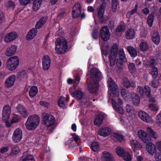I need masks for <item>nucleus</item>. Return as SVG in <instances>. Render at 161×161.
I'll return each instance as SVG.
<instances>
[{"mask_svg":"<svg viewBox=\"0 0 161 161\" xmlns=\"http://www.w3.org/2000/svg\"><path fill=\"white\" fill-rule=\"evenodd\" d=\"M118 45L116 44H114L110 50L109 55V60L110 64L111 66H114L116 63L119 66L122 63V61L125 58L124 51L123 49H120L118 53Z\"/></svg>","mask_w":161,"mask_h":161,"instance_id":"f257e3e1","label":"nucleus"},{"mask_svg":"<svg viewBox=\"0 0 161 161\" xmlns=\"http://www.w3.org/2000/svg\"><path fill=\"white\" fill-rule=\"evenodd\" d=\"M91 80L88 87L89 92L95 93L99 89L98 81L102 78L101 73L95 68H92L91 70Z\"/></svg>","mask_w":161,"mask_h":161,"instance_id":"f03ea898","label":"nucleus"},{"mask_svg":"<svg viewBox=\"0 0 161 161\" xmlns=\"http://www.w3.org/2000/svg\"><path fill=\"white\" fill-rule=\"evenodd\" d=\"M55 50L58 54H63L68 51V44L67 40L60 37L57 38L55 42Z\"/></svg>","mask_w":161,"mask_h":161,"instance_id":"7ed1b4c3","label":"nucleus"},{"mask_svg":"<svg viewBox=\"0 0 161 161\" xmlns=\"http://www.w3.org/2000/svg\"><path fill=\"white\" fill-rule=\"evenodd\" d=\"M40 120L39 116L37 114L29 116L25 124L26 129L29 130H34L39 126Z\"/></svg>","mask_w":161,"mask_h":161,"instance_id":"20e7f679","label":"nucleus"},{"mask_svg":"<svg viewBox=\"0 0 161 161\" xmlns=\"http://www.w3.org/2000/svg\"><path fill=\"white\" fill-rule=\"evenodd\" d=\"M42 124L46 125L48 130L50 131H52L56 127L54 125L56 121L55 117L47 113H43L42 114Z\"/></svg>","mask_w":161,"mask_h":161,"instance_id":"39448f33","label":"nucleus"},{"mask_svg":"<svg viewBox=\"0 0 161 161\" xmlns=\"http://www.w3.org/2000/svg\"><path fill=\"white\" fill-rule=\"evenodd\" d=\"M11 113V108L9 105H5L3 110L2 118L3 120L5 121V125L8 127H9L11 125L10 122L8 121Z\"/></svg>","mask_w":161,"mask_h":161,"instance_id":"423d86ee","label":"nucleus"},{"mask_svg":"<svg viewBox=\"0 0 161 161\" xmlns=\"http://www.w3.org/2000/svg\"><path fill=\"white\" fill-rule=\"evenodd\" d=\"M19 63V59L17 56H14L9 58L7 63V68L10 71L15 70Z\"/></svg>","mask_w":161,"mask_h":161,"instance_id":"0eeeda50","label":"nucleus"},{"mask_svg":"<svg viewBox=\"0 0 161 161\" xmlns=\"http://www.w3.org/2000/svg\"><path fill=\"white\" fill-rule=\"evenodd\" d=\"M16 112L19 114L24 118H27L29 115V111L27 109L21 104H19L16 107Z\"/></svg>","mask_w":161,"mask_h":161,"instance_id":"6e6552de","label":"nucleus"},{"mask_svg":"<svg viewBox=\"0 0 161 161\" xmlns=\"http://www.w3.org/2000/svg\"><path fill=\"white\" fill-rule=\"evenodd\" d=\"M100 36L104 41H107L109 39L110 33L107 26H104L101 28L100 31Z\"/></svg>","mask_w":161,"mask_h":161,"instance_id":"1a4fd4ad","label":"nucleus"},{"mask_svg":"<svg viewBox=\"0 0 161 161\" xmlns=\"http://www.w3.org/2000/svg\"><path fill=\"white\" fill-rule=\"evenodd\" d=\"M81 6L80 3H76L73 7L72 12V17L74 18H77L80 15Z\"/></svg>","mask_w":161,"mask_h":161,"instance_id":"9d476101","label":"nucleus"},{"mask_svg":"<svg viewBox=\"0 0 161 161\" xmlns=\"http://www.w3.org/2000/svg\"><path fill=\"white\" fill-rule=\"evenodd\" d=\"M23 136L22 130L19 128H18L14 131L12 139L14 143L19 142L21 140Z\"/></svg>","mask_w":161,"mask_h":161,"instance_id":"9b49d317","label":"nucleus"},{"mask_svg":"<svg viewBox=\"0 0 161 161\" xmlns=\"http://www.w3.org/2000/svg\"><path fill=\"white\" fill-rule=\"evenodd\" d=\"M109 89L111 90L112 94L115 97H118L119 95V92L115 82L111 78H110L108 81Z\"/></svg>","mask_w":161,"mask_h":161,"instance_id":"f8f14e48","label":"nucleus"},{"mask_svg":"<svg viewBox=\"0 0 161 161\" xmlns=\"http://www.w3.org/2000/svg\"><path fill=\"white\" fill-rule=\"evenodd\" d=\"M138 115L143 121L150 124L153 123V120L151 117L145 111H140L138 113Z\"/></svg>","mask_w":161,"mask_h":161,"instance_id":"ddd939ff","label":"nucleus"},{"mask_svg":"<svg viewBox=\"0 0 161 161\" xmlns=\"http://www.w3.org/2000/svg\"><path fill=\"white\" fill-rule=\"evenodd\" d=\"M51 62V58L48 55H46L44 56L42 58V65L44 70L49 69L50 66Z\"/></svg>","mask_w":161,"mask_h":161,"instance_id":"4468645a","label":"nucleus"},{"mask_svg":"<svg viewBox=\"0 0 161 161\" xmlns=\"http://www.w3.org/2000/svg\"><path fill=\"white\" fill-rule=\"evenodd\" d=\"M69 96L66 97V98L63 96H61L58 100V106L63 109H65L67 107V103L69 101Z\"/></svg>","mask_w":161,"mask_h":161,"instance_id":"2eb2a0df","label":"nucleus"},{"mask_svg":"<svg viewBox=\"0 0 161 161\" xmlns=\"http://www.w3.org/2000/svg\"><path fill=\"white\" fill-rule=\"evenodd\" d=\"M138 135L140 138L145 143L147 142L150 140L147 133L142 130H139L138 132Z\"/></svg>","mask_w":161,"mask_h":161,"instance_id":"dca6fc26","label":"nucleus"},{"mask_svg":"<svg viewBox=\"0 0 161 161\" xmlns=\"http://www.w3.org/2000/svg\"><path fill=\"white\" fill-rule=\"evenodd\" d=\"M16 77L13 75L7 78L5 81V86L7 88H10L13 86L16 80Z\"/></svg>","mask_w":161,"mask_h":161,"instance_id":"f3484780","label":"nucleus"},{"mask_svg":"<svg viewBox=\"0 0 161 161\" xmlns=\"http://www.w3.org/2000/svg\"><path fill=\"white\" fill-rule=\"evenodd\" d=\"M106 4V2L105 1H103L102 3L100 5L98 12V17L101 19V21L102 22H104L106 20V18H105V19L103 18V14Z\"/></svg>","mask_w":161,"mask_h":161,"instance_id":"a211bd4d","label":"nucleus"},{"mask_svg":"<svg viewBox=\"0 0 161 161\" xmlns=\"http://www.w3.org/2000/svg\"><path fill=\"white\" fill-rule=\"evenodd\" d=\"M18 37L17 33L13 31L8 33L4 37V40L6 43L15 40Z\"/></svg>","mask_w":161,"mask_h":161,"instance_id":"6ab92c4d","label":"nucleus"},{"mask_svg":"<svg viewBox=\"0 0 161 161\" xmlns=\"http://www.w3.org/2000/svg\"><path fill=\"white\" fill-rule=\"evenodd\" d=\"M146 149L148 153L152 156L157 152L155 144L152 142H149L147 144Z\"/></svg>","mask_w":161,"mask_h":161,"instance_id":"aec40b11","label":"nucleus"},{"mask_svg":"<svg viewBox=\"0 0 161 161\" xmlns=\"http://www.w3.org/2000/svg\"><path fill=\"white\" fill-rule=\"evenodd\" d=\"M38 29L36 28H33L31 29L27 34L26 38L27 40H30L33 39L36 36Z\"/></svg>","mask_w":161,"mask_h":161,"instance_id":"412c9836","label":"nucleus"},{"mask_svg":"<svg viewBox=\"0 0 161 161\" xmlns=\"http://www.w3.org/2000/svg\"><path fill=\"white\" fill-rule=\"evenodd\" d=\"M102 158L104 161H114L113 155L107 151H104L102 153Z\"/></svg>","mask_w":161,"mask_h":161,"instance_id":"4be33fe9","label":"nucleus"},{"mask_svg":"<svg viewBox=\"0 0 161 161\" xmlns=\"http://www.w3.org/2000/svg\"><path fill=\"white\" fill-rule=\"evenodd\" d=\"M47 19V16H42L36 23V27L38 29L41 28L46 23Z\"/></svg>","mask_w":161,"mask_h":161,"instance_id":"5701e85b","label":"nucleus"},{"mask_svg":"<svg viewBox=\"0 0 161 161\" xmlns=\"http://www.w3.org/2000/svg\"><path fill=\"white\" fill-rule=\"evenodd\" d=\"M17 50V46L15 45H12L7 48L5 54L7 56H10L14 54Z\"/></svg>","mask_w":161,"mask_h":161,"instance_id":"b1692460","label":"nucleus"},{"mask_svg":"<svg viewBox=\"0 0 161 161\" xmlns=\"http://www.w3.org/2000/svg\"><path fill=\"white\" fill-rule=\"evenodd\" d=\"M111 129L108 127L102 128L100 129L98 131L99 135L102 136L106 137L110 133Z\"/></svg>","mask_w":161,"mask_h":161,"instance_id":"393cba45","label":"nucleus"},{"mask_svg":"<svg viewBox=\"0 0 161 161\" xmlns=\"http://www.w3.org/2000/svg\"><path fill=\"white\" fill-rule=\"evenodd\" d=\"M112 104L114 109L118 112L121 114H124V110L122 108L118 105L116 102L113 99L112 100Z\"/></svg>","mask_w":161,"mask_h":161,"instance_id":"a878e982","label":"nucleus"},{"mask_svg":"<svg viewBox=\"0 0 161 161\" xmlns=\"http://www.w3.org/2000/svg\"><path fill=\"white\" fill-rule=\"evenodd\" d=\"M130 146L134 151L140 149L142 146L140 143L136 140H132L130 142Z\"/></svg>","mask_w":161,"mask_h":161,"instance_id":"bb28decb","label":"nucleus"},{"mask_svg":"<svg viewBox=\"0 0 161 161\" xmlns=\"http://www.w3.org/2000/svg\"><path fill=\"white\" fill-rule=\"evenodd\" d=\"M123 84L124 86L127 88L130 87L134 88L136 86L135 82L134 81H130L126 78H125L123 80Z\"/></svg>","mask_w":161,"mask_h":161,"instance_id":"cd10ccee","label":"nucleus"},{"mask_svg":"<svg viewBox=\"0 0 161 161\" xmlns=\"http://www.w3.org/2000/svg\"><path fill=\"white\" fill-rule=\"evenodd\" d=\"M132 101L133 104L136 106L138 105L140 102V98L139 96L136 93L132 94Z\"/></svg>","mask_w":161,"mask_h":161,"instance_id":"c85d7f7f","label":"nucleus"},{"mask_svg":"<svg viewBox=\"0 0 161 161\" xmlns=\"http://www.w3.org/2000/svg\"><path fill=\"white\" fill-rule=\"evenodd\" d=\"M27 78V74L25 70L19 72L17 75V78L21 80H25Z\"/></svg>","mask_w":161,"mask_h":161,"instance_id":"c756f323","label":"nucleus"},{"mask_svg":"<svg viewBox=\"0 0 161 161\" xmlns=\"http://www.w3.org/2000/svg\"><path fill=\"white\" fill-rule=\"evenodd\" d=\"M103 119V116L102 115H98L94 121V125L97 126H99L102 124Z\"/></svg>","mask_w":161,"mask_h":161,"instance_id":"7c9ffc66","label":"nucleus"},{"mask_svg":"<svg viewBox=\"0 0 161 161\" xmlns=\"http://www.w3.org/2000/svg\"><path fill=\"white\" fill-rule=\"evenodd\" d=\"M38 91L37 87L36 86H32L30 89L29 92V94L31 98L34 97H35Z\"/></svg>","mask_w":161,"mask_h":161,"instance_id":"2f4dec72","label":"nucleus"},{"mask_svg":"<svg viewBox=\"0 0 161 161\" xmlns=\"http://www.w3.org/2000/svg\"><path fill=\"white\" fill-rule=\"evenodd\" d=\"M135 35V31L134 30L132 29L128 30L125 34L126 37L127 39H132L134 37Z\"/></svg>","mask_w":161,"mask_h":161,"instance_id":"473e14b6","label":"nucleus"},{"mask_svg":"<svg viewBox=\"0 0 161 161\" xmlns=\"http://www.w3.org/2000/svg\"><path fill=\"white\" fill-rule=\"evenodd\" d=\"M112 138L116 141H121L123 140L124 136L120 133H114L112 134Z\"/></svg>","mask_w":161,"mask_h":161,"instance_id":"72a5a7b5","label":"nucleus"},{"mask_svg":"<svg viewBox=\"0 0 161 161\" xmlns=\"http://www.w3.org/2000/svg\"><path fill=\"white\" fill-rule=\"evenodd\" d=\"M42 0H34L33 1L32 9L34 11H36L40 7L42 4Z\"/></svg>","mask_w":161,"mask_h":161,"instance_id":"f704fd0d","label":"nucleus"},{"mask_svg":"<svg viewBox=\"0 0 161 161\" xmlns=\"http://www.w3.org/2000/svg\"><path fill=\"white\" fill-rule=\"evenodd\" d=\"M139 47L141 51H146L148 48V45L147 42L145 41H142L140 44Z\"/></svg>","mask_w":161,"mask_h":161,"instance_id":"c9c22d12","label":"nucleus"},{"mask_svg":"<svg viewBox=\"0 0 161 161\" xmlns=\"http://www.w3.org/2000/svg\"><path fill=\"white\" fill-rule=\"evenodd\" d=\"M152 40L154 43L156 44L159 43L160 39L159 34L158 32H154L153 35Z\"/></svg>","mask_w":161,"mask_h":161,"instance_id":"e433bc0d","label":"nucleus"},{"mask_svg":"<svg viewBox=\"0 0 161 161\" xmlns=\"http://www.w3.org/2000/svg\"><path fill=\"white\" fill-rule=\"evenodd\" d=\"M127 49L130 55L132 57H135L137 56V51L133 47L131 46L127 47Z\"/></svg>","mask_w":161,"mask_h":161,"instance_id":"4c0bfd02","label":"nucleus"},{"mask_svg":"<svg viewBox=\"0 0 161 161\" xmlns=\"http://www.w3.org/2000/svg\"><path fill=\"white\" fill-rule=\"evenodd\" d=\"M20 161H36L34 156L31 155L27 154L23 156L21 159Z\"/></svg>","mask_w":161,"mask_h":161,"instance_id":"58836bf2","label":"nucleus"},{"mask_svg":"<svg viewBox=\"0 0 161 161\" xmlns=\"http://www.w3.org/2000/svg\"><path fill=\"white\" fill-rule=\"evenodd\" d=\"M147 131L151 137L154 138H158V135L156 132L150 127H147Z\"/></svg>","mask_w":161,"mask_h":161,"instance_id":"ea45409f","label":"nucleus"},{"mask_svg":"<svg viewBox=\"0 0 161 161\" xmlns=\"http://www.w3.org/2000/svg\"><path fill=\"white\" fill-rule=\"evenodd\" d=\"M73 96L77 100H79L82 97L83 93L80 90H77L73 93Z\"/></svg>","mask_w":161,"mask_h":161,"instance_id":"a19ab883","label":"nucleus"},{"mask_svg":"<svg viewBox=\"0 0 161 161\" xmlns=\"http://www.w3.org/2000/svg\"><path fill=\"white\" fill-rule=\"evenodd\" d=\"M20 152V149L19 146H16L13 147L12 148L10 155L11 156L16 155L19 153Z\"/></svg>","mask_w":161,"mask_h":161,"instance_id":"79ce46f5","label":"nucleus"},{"mask_svg":"<svg viewBox=\"0 0 161 161\" xmlns=\"http://www.w3.org/2000/svg\"><path fill=\"white\" fill-rule=\"evenodd\" d=\"M90 147L93 151L96 152L99 149V145L97 142H94L92 143Z\"/></svg>","mask_w":161,"mask_h":161,"instance_id":"37998d69","label":"nucleus"},{"mask_svg":"<svg viewBox=\"0 0 161 161\" xmlns=\"http://www.w3.org/2000/svg\"><path fill=\"white\" fill-rule=\"evenodd\" d=\"M123 159L126 161H130L132 159V157L130 154L127 152H125L123 156H122Z\"/></svg>","mask_w":161,"mask_h":161,"instance_id":"c03bdc74","label":"nucleus"},{"mask_svg":"<svg viewBox=\"0 0 161 161\" xmlns=\"http://www.w3.org/2000/svg\"><path fill=\"white\" fill-rule=\"evenodd\" d=\"M125 152V151L123 148L121 147H118L116 149V153L117 154L120 156H123Z\"/></svg>","mask_w":161,"mask_h":161,"instance_id":"a18cd8bd","label":"nucleus"},{"mask_svg":"<svg viewBox=\"0 0 161 161\" xmlns=\"http://www.w3.org/2000/svg\"><path fill=\"white\" fill-rule=\"evenodd\" d=\"M15 4L14 2L9 0L7 3V8L14 10L15 8Z\"/></svg>","mask_w":161,"mask_h":161,"instance_id":"49530a36","label":"nucleus"},{"mask_svg":"<svg viewBox=\"0 0 161 161\" xmlns=\"http://www.w3.org/2000/svg\"><path fill=\"white\" fill-rule=\"evenodd\" d=\"M153 15L152 14H150L148 17L147 19V23L150 27L152 26L153 21Z\"/></svg>","mask_w":161,"mask_h":161,"instance_id":"de8ad7c7","label":"nucleus"},{"mask_svg":"<svg viewBox=\"0 0 161 161\" xmlns=\"http://www.w3.org/2000/svg\"><path fill=\"white\" fill-rule=\"evenodd\" d=\"M158 69L157 68L153 67L152 68L151 74L153 78H154L157 77L158 75Z\"/></svg>","mask_w":161,"mask_h":161,"instance_id":"09e8293b","label":"nucleus"},{"mask_svg":"<svg viewBox=\"0 0 161 161\" xmlns=\"http://www.w3.org/2000/svg\"><path fill=\"white\" fill-rule=\"evenodd\" d=\"M156 124L158 127H161V113L158 114L156 117Z\"/></svg>","mask_w":161,"mask_h":161,"instance_id":"8fccbe9b","label":"nucleus"},{"mask_svg":"<svg viewBox=\"0 0 161 161\" xmlns=\"http://www.w3.org/2000/svg\"><path fill=\"white\" fill-rule=\"evenodd\" d=\"M125 109L127 112L130 115L131 114V116L134 115V114L133 113V110L132 108L131 105H130L129 104H127L125 107Z\"/></svg>","mask_w":161,"mask_h":161,"instance_id":"3c124183","label":"nucleus"},{"mask_svg":"<svg viewBox=\"0 0 161 161\" xmlns=\"http://www.w3.org/2000/svg\"><path fill=\"white\" fill-rule=\"evenodd\" d=\"M149 108L152 111H157L158 110V106L156 104H151L148 106Z\"/></svg>","mask_w":161,"mask_h":161,"instance_id":"603ef678","label":"nucleus"},{"mask_svg":"<svg viewBox=\"0 0 161 161\" xmlns=\"http://www.w3.org/2000/svg\"><path fill=\"white\" fill-rule=\"evenodd\" d=\"M117 3V0H112V9L113 12H115L116 11Z\"/></svg>","mask_w":161,"mask_h":161,"instance_id":"864d4df0","label":"nucleus"},{"mask_svg":"<svg viewBox=\"0 0 161 161\" xmlns=\"http://www.w3.org/2000/svg\"><path fill=\"white\" fill-rule=\"evenodd\" d=\"M128 67L131 73H133L136 70L135 66L133 63H129L128 64Z\"/></svg>","mask_w":161,"mask_h":161,"instance_id":"5fc2aeb1","label":"nucleus"},{"mask_svg":"<svg viewBox=\"0 0 161 161\" xmlns=\"http://www.w3.org/2000/svg\"><path fill=\"white\" fill-rule=\"evenodd\" d=\"M71 135L72 136V137L75 142L76 143L77 145H79V143L80 142V138L79 136L76 135L75 133H73L71 134Z\"/></svg>","mask_w":161,"mask_h":161,"instance_id":"6e6d98bb","label":"nucleus"},{"mask_svg":"<svg viewBox=\"0 0 161 161\" xmlns=\"http://www.w3.org/2000/svg\"><path fill=\"white\" fill-rule=\"evenodd\" d=\"M137 5L136 4L134 8L128 12L127 13V15H132L136 13L137 11Z\"/></svg>","mask_w":161,"mask_h":161,"instance_id":"4d7b16f0","label":"nucleus"},{"mask_svg":"<svg viewBox=\"0 0 161 161\" xmlns=\"http://www.w3.org/2000/svg\"><path fill=\"white\" fill-rule=\"evenodd\" d=\"M143 90L144 94H145L147 97H148L150 94V89L149 87L147 86H144Z\"/></svg>","mask_w":161,"mask_h":161,"instance_id":"13d9d810","label":"nucleus"},{"mask_svg":"<svg viewBox=\"0 0 161 161\" xmlns=\"http://www.w3.org/2000/svg\"><path fill=\"white\" fill-rule=\"evenodd\" d=\"M19 119L20 118L18 115L16 114L15 115L13 116L11 120V123L12 124H13L18 122L19 121Z\"/></svg>","mask_w":161,"mask_h":161,"instance_id":"bf43d9fd","label":"nucleus"},{"mask_svg":"<svg viewBox=\"0 0 161 161\" xmlns=\"http://www.w3.org/2000/svg\"><path fill=\"white\" fill-rule=\"evenodd\" d=\"M154 155L155 159L156 161H161V153L156 152Z\"/></svg>","mask_w":161,"mask_h":161,"instance_id":"052dcab7","label":"nucleus"},{"mask_svg":"<svg viewBox=\"0 0 161 161\" xmlns=\"http://www.w3.org/2000/svg\"><path fill=\"white\" fill-rule=\"evenodd\" d=\"M125 29V26L124 24H121L118 26L116 31L117 32H122Z\"/></svg>","mask_w":161,"mask_h":161,"instance_id":"680f3d73","label":"nucleus"},{"mask_svg":"<svg viewBox=\"0 0 161 161\" xmlns=\"http://www.w3.org/2000/svg\"><path fill=\"white\" fill-rule=\"evenodd\" d=\"M31 0H19L20 4L23 6H26L29 4Z\"/></svg>","mask_w":161,"mask_h":161,"instance_id":"e2e57ef3","label":"nucleus"},{"mask_svg":"<svg viewBox=\"0 0 161 161\" xmlns=\"http://www.w3.org/2000/svg\"><path fill=\"white\" fill-rule=\"evenodd\" d=\"M65 14V9L64 8H62L60 9L58 14V17H62Z\"/></svg>","mask_w":161,"mask_h":161,"instance_id":"0e129e2a","label":"nucleus"},{"mask_svg":"<svg viewBox=\"0 0 161 161\" xmlns=\"http://www.w3.org/2000/svg\"><path fill=\"white\" fill-rule=\"evenodd\" d=\"M80 79V77L79 76H77L75 78L74 82V88H75L77 86L79 82Z\"/></svg>","mask_w":161,"mask_h":161,"instance_id":"69168bd1","label":"nucleus"},{"mask_svg":"<svg viewBox=\"0 0 161 161\" xmlns=\"http://www.w3.org/2000/svg\"><path fill=\"white\" fill-rule=\"evenodd\" d=\"M151 85L154 88L157 87L159 85L158 80H153L151 82Z\"/></svg>","mask_w":161,"mask_h":161,"instance_id":"338daca9","label":"nucleus"},{"mask_svg":"<svg viewBox=\"0 0 161 161\" xmlns=\"http://www.w3.org/2000/svg\"><path fill=\"white\" fill-rule=\"evenodd\" d=\"M156 148L161 153V141H158L155 143Z\"/></svg>","mask_w":161,"mask_h":161,"instance_id":"774afa93","label":"nucleus"}]
</instances>
